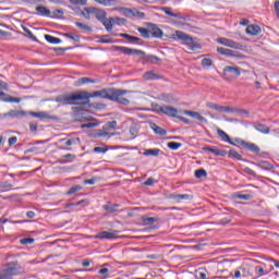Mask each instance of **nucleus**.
Listing matches in <instances>:
<instances>
[{
	"instance_id": "obj_1",
	"label": "nucleus",
	"mask_w": 279,
	"mask_h": 279,
	"mask_svg": "<svg viewBox=\"0 0 279 279\" xmlns=\"http://www.w3.org/2000/svg\"><path fill=\"white\" fill-rule=\"evenodd\" d=\"M94 97H101L102 99H110V88L96 90L94 93L88 94V92H77L76 94H72L70 96H59L56 98L58 104H62L63 106H86L88 104V99Z\"/></svg>"
},
{
	"instance_id": "obj_2",
	"label": "nucleus",
	"mask_w": 279,
	"mask_h": 279,
	"mask_svg": "<svg viewBox=\"0 0 279 279\" xmlns=\"http://www.w3.org/2000/svg\"><path fill=\"white\" fill-rule=\"evenodd\" d=\"M116 51H121L124 56H138L142 64H158L160 58L154 54H147L143 50L128 48L123 46H116Z\"/></svg>"
},
{
	"instance_id": "obj_3",
	"label": "nucleus",
	"mask_w": 279,
	"mask_h": 279,
	"mask_svg": "<svg viewBox=\"0 0 279 279\" xmlns=\"http://www.w3.org/2000/svg\"><path fill=\"white\" fill-rule=\"evenodd\" d=\"M174 36L175 40H182V45H185L190 51H197L198 49H202V45H199V43L195 41L191 35L182 31H177Z\"/></svg>"
},
{
	"instance_id": "obj_4",
	"label": "nucleus",
	"mask_w": 279,
	"mask_h": 279,
	"mask_svg": "<svg viewBox=\"0 0 279 279\" xmlns=\"http://www.w3.org/2000/svg\"><path fill=\"white\" fill-rule=\"evenodd\" d=\"M7 268L0 270V279H14V276H21V266L19 262H10L5 265Z\"/></svg>"
},
{
	"instance_id": "obj_5",
	"label": "nucleus",
	"mask_w": 279,
	"mask_h": 279,
	"mask_svg": "<svg viewBox=\"0 0 279 279\" xmlns=\"http://www.w3.org/2000/svg\"><path fill=\"white\" fill-rule=\"evenodd\" d=\"M125 95H128V89L109 88V101L128 106L130 105V100L125 98Z\"/></svg>"
},
{
	"instance_id": "obj_6",
	"label": "nucleus",
	"mask_w": 279,
	"mask_h": 279,
	"mask_svg": "<svg viewBox=\"0 0 279 279\" xmlns=\"http://www.w3.org/2000/svg\"><path fill=\"white\" fill-rule=\"evenodd\" d=\"M206 108L210 110H216V112H223V113H234L236 112V108L231 106H220L215 102H206Z\"/></svg>"
},
{
	"instance_id": "obj_7",
	"label": "nucleus",
	"mask_w": 279,
	"mask_h": 279,
	"mask_svg": "<svg viewBox=\"0 0 279 279\" xmlns=\"http://www.w3.org/2000/svg\"><path fill=\"white\" fill-rule=\"evenodd\" d=\"M217 43L219 45H223V47H230V49H239L240 51H243V46L240 43H236L232 39H228L226 37H220L217 39Z\"/></svg>"
},
{
	"instance_id": "obj_8",
	"label": "nucleus",
	"mask_w": 279,
	"mask_h": 279,
	"mask_svg": "<svg viewBox=\"0 0 279 279\" xmlns=\"http://www.w3.org/2000/svg\"><path fill=\"white\" fill-rule=\"evenodd\" d=\"M146 27L148 28L149 35L153 36V38H162V36H165L162 29H160V27L154 23H146Z\"/></svg>"
},
{
	"instance_id": "obj_9",
	"label": "nucleus",
	"mask_w": 279,
	"mask_h": 279,
	"mask_svg": "<svg viewBox=\"0 0 279 279\" xmlns=\"http://www.w3.org/2000/svg\"><path fill=\"white\" fill-rule=\"evenodd\" d=\"M29 116L34 117L35 119H40L41 121L43 119H49L50 121H58V116H50L46 111H39V112L31 111Z\"/></svg>"
},
{
	"instance_id": "obj_10",
	"label": "nucleus",
	"mask_w": 279,
	"mask_h": 279,
	"mask_svg": "<svg viewBox=\"0 0 279 279\" xmlns=\"http://www.w3.org/2000/svg\"><path fill=\"white\" fill-rule=\"evenodd\" d=\"M87 11V14H94L101 23V21H106L107 13L102 9L92 8V9H85Z\"/></svg>"
},
{
	"instance_id": "obj_11",
	"label": "nucleus",
	"mask_w": 279,
	"mask_h": 279,
	"mask_svg": "<svg viewBox=\"0 0 279 279\" xmlns=\"http://www.w3.org/2000/svg\"><path fill=\"white\" fill-rule=\"evenodd\" d=\"M217 52L220 56H226L227 58H242V56L239 52L223 47H218Z\"/></svg>"
},
{
	"instance_id": "obj_12",
	"label": "nucleus",
	"mask_w": 279,
	"mask_h": 279,
	"mask_svg": "<svg viewBox=\"0 0 279 279\" xmlns=\"http://www.w3.org/2000/svg\"><path fill=\"white\" fill-rule=\"evenodd\" d=\"M118 234H119V231H102L96 234L95 239H99L100 241H102L104 239L112 241V239H117Z\"/></svg>"
},
{
	"instance_id": "obj_13",
	"label": "nucleus",
	"mask_w": 279,
	"mask_h": 279,
	"mask_svg": "<svg viewBox=\"0 0 279 279\" xmlns=\"http://www.w3.org/2000/svg\"><path fill=\"white\" fill-rule=\"evenodd\" d=\"M178 109L175 107L162 105L161 114H166V117H173L178 119Z\"/></svg>"
},
{
	"instance_id": "obj_14",
	"label": "nucleus",
	"mask_w": 279,
	"mask_h": 279,
	"mask_svg": "<svg viewBox=\"0 0 279 279\" xmlns=\"http://www.w3.org/2000/svg\"><path fill=\"white\" fill-rule=\"evenodd\" d=\"M0 101H5L7 104H21V98L12 97L3 92H0Z\"/></svg>"
},
{
	"instance_id": "obj_15",
	"label": "nucleus",
	"mask_w": 279,
	"mask_h": 279,
	"mask_svg": "<svg viewBox=\"0 0 279 279\" xmlns=\"http://www.w3.org/2000/svg\"><path fill=\"white\" fill-rule=\"evenodd\" d=\"M183 114H186L187 117H192V119H196L197 121H202L203 123H208V120L201 116L197 111H191V110H184Z\"/></svg>"
},
{
	"instance_id": "obj_16",
	"label": "nucleus",
	"mask_w": 279,
	"mask_h": 279,
	"mask_svg": "<svg viewBox=\"0 0 279 279\" xmlns=\"http://www.w3.org/2000/svg\"><path fill=\"white\" fill-rule=\"evenodd\" d=\"M124 14L126 16H136L137 19H145V13L144 12H141L136 9H128V8H124Z\"/></svg>"
},
{
	"instance_id": "obj_17",
	"label": "nucleus",
	"mask_w": 279,
	"mask_h": 279,
	"mask_svg": "<svg viewBox=\"0 0 279 279\" xmlns=\"http://www.w3.org/2000/svg\"><path fill=\"white\" fill-rule=\"evenodd\" d=\"M203 151H209L214 156H221V157H225L226 154H227L226 150H221L219 148H215V147H211V146L203 147Z\"/></svg>"
},
{
	"instance_id": "obj_18",
	"label": "nucleus",
	"mask_w": 279,
	"mask_h": 279,
	"mask_svg": "<svg viewBox=\"0 0 279 279\" xmlns=\"http://www.w3.org/2000/svg\"><path fill=\"white\" fill-rule=\"evenodd\" d=\"M217 134H218V136L221 138V141H223L225 143H229V145H236V144H234V142L230 138V135H228V133H226L223 130L218 129V130H217Z\"/></svg>"
},
{
	"instance_id": "obj_19",
	"label": "nucleus",
	"mask_w": 279,
	"mask_h": 279,
	"mask_svg": "<svg viewBox=\"0 0 279 279\" xmlns=\"http://www.w3.org/2000/svg\"><path fill=\"white\" fill-rule=\"evenodd\" d=\"M260 32L262 29H260V26L258 25H248L246 27V34H248L250 36H258Z\"/></svg>"
},
{
	"instance_id": "obj_20",
	"label": "nucleus",
	"mask_w": 279,
	"mask_h": 279,
	"mask_svg": "<svg viewBox=\"0 0 279 279\" xmlns=\"http://www.w3.org/2000/svg\"><path fill=\"white\" fill-rule=\"evenodd\" d=\"M25 114H27V112H25L24 110H11L8 113H4L3 117L20 119L21 117H25Z\"/></svg>"
},
{
	"instance_id": "obj_21",
	"label": "nucleus",
	"mask_w": 279,
	"mask_h": 279,
	"mask_svg": "<svg viewBox=\"0 0 279 279\" xmlns=\"http://www.w3.org/2000/svg\"><path fill=\"white\" fill-rule=\"evenodd\" d=\"M36 12L37 14H39V16H47L51 19V11L47 9V7H44V5L36 7Z\"/></svg>"
},
{
	"instance_id": "obj_22",
	"label": "nucleus",
	"mask_w": 279,
	"mask_h": 279,
	"mask_svg": "<svg viewBox=\"0 0 279 279\" xmlns=\"http://www.w3.org/2000/svg\"><path fill=\"white\" fill-rule=\"evenodd\" d=\"M169 199H175V202H182V199H193V196L189 194H170Z\"/></svg>"
},
{
	"instance_id": "obj_23",
	"label": "nucleus",
	"mask_w": 279,
	"mask_h": 279,
	"mask_svg": "<svg viewBox=\"0 0 279 279\" xmlns=\"http://www.w3.org/2000/svg\"><path fill=\"white\" fill-rule=\"evenodd\" d=\"M143 78L150 82L154 80H160V75L156 71H147L144 73Z\"/></svg>"
},
{
	"instance_id": "obj_24",
	"label": "nucleus",
	"mask_w": 279,
	"mask_h": 279,
	"mask_svg": "<svg viewBox=\"0 0 279 279\" xmlns=\"http://www.w3.org/2000/svg\"><path fill=\"white\" fill-rule=\"evenodd\" d=\"M244 149H247L248 151H252L253 154H260V147H258V145L251 143V142H246V144L244 145Z\"/></svg>"
},
{
	"instance_id": "obj_25",
	"label": "nucleus",
	"mask_w": 279,
	"mask_h": 279,
	"mask_svg": "<svg viewBox=\"0 0 279 279\" xmlns=\"http://www.w3.org/2000/svg\"><path fill=\"white\" fill-rule=\"evenodd\" d=\"M119 204H107L104 205L102 208L106 210V213L112 214V213H119Z\"/></svg>"
},
{
	"instance_id": "obj_26",
	"label": "nucleus",
	"mask_w": 279,
	"mask_h": 279,
	"mask_svg": "<svg viewBox=\"0 0 279 279\" xmlns=\"http://www.w3.org/2000/svg\"><path fill=\"white\" fill-rule=\"evenodd\" d=\"M95 3H98L99 5H104L105 8H112L117 5V0H94Z\"/></svg>"
},
{
	"instance_id": "obj_27",
	"label": "nucleus",
	"mask_w": 279,
	"mask_h": 279,
	"mask_svg": "<svg viewBox=\"0 0 279 279\" xmlns=\"http://www.w3.org/2000/svg\"><path fill=\"white\" fill-rule=\"evenodd\" d=\"M158 221V218L156 217H147V216H142V223L143 226H154Z\"/></svg>"
},
{
	"instance_id": "obj_28",
	"label": "nucleus",
	"mask_w": 279,
	"mask_h": 279,
	"mask_svg": "<svg viewBox=\"0 0 279 279\" xmlns=\"http://www.w3.org/2000/svg\"><path fill=\"white\" fill-rule=\"evenodd\" d=\"M95 80L90 78V77H81L78 78L75 83L74 86H82L84 84H95Z\"/></svg>"
},
{
	"instance_id": "obj_29",
	"label": "nucleus",
	"mask_w": 279,
	"mask_h": 279,
	"mask_svg": "<svg viewBox=\"0 0 279 279\" xmlns=\"http://www.w3.org/2000/svg\"><path fill=\"white\" fill-rule=\"evenodd\" d=\"M117 133L114 132H108L106 130H100L96 133V136H98L99 138H111V136H114Z\"/></svg>"
},
{
	"instance_id": "obj_30",
	"label": "nucleus",
	"mask_w": 279,
	"mask_h": 279,
	"mask_svg": "<svg viewBox=\"0 0 279 279\" xmlns=\"http://www.w3.org/2000/svg\"><path fill=\"white\" fill-rule=\"evenodd\" d=\"M225 73H232L235 77H239L241 75V68L228 65L225 68Z\"/></svg>"
},
{
	"instance_id": "obj_31",
	"label": "nucleus",
	"mask_w": 279,
	"mask_h": 279,
	"mask_svg": "<svg viewBox=\"0 0 279 279\" xmlns=\"http://www.w3.org/2000/svg\"><path fill=\"white\" fill-rule=\"evenodd\" d=\"M160 150L159 148H148L144 150L145 156H153L154 158L160 156Z\"/></svg>"
},
{
	"instance_id": "obj_32",
	"label": "nucleus",
	"mask_w": 279,
	"mask_h": 279,
	"mask_svg": "<svg viewBox=\"0 0 279 279\" xmlns=\"http://www.w3.org/2000/svg\"><path fill=\"white\" fill-rule=\"evenodd\" d=\"M102 129L106 132H112L113 130H117V121H109L107 123L104 124Z\"/></svg>"
},
{
	"instance_id": "obj_33",
	"label": "nucleus",
	"mask_w": 279,
	"mask_h": 279,
	"mask_svg": "<svg viewBox=\"0 0 279 279\" xmlns=\"http://www.w3.org/2000/svg\"><path fill=\"white\" fill-rule=\"evenodd\" d=\"M256 165L259 169H265L266 171L274 169V166L269 161L260 160Z\"/></svg>"
},
{
	"instance_id": "obj_34",
	"label": "nucleus",
	"mask_w": 279,
	"mask_h": 279,
	"mask_svg": "<svg viewBox=\"0 0 279 279\" xmlns=\"http://www.w3.org/2000/svg\"><path fill=\"white\" fill-rule=\"evenodd\" d=\"M151 130L155 132V134H158L159 136H165L167 134V130L158 126V124L153 123Z\"/></svg>"
},
{
	"instance_id": "obj_35",
	"label": "nucleus",
	"mask_w": 279,
	"mask_h": 279,
	"mask_svg": "<svg viewBox=\"0 0 279 279\" xmlns=\"http://www.w3.org/2000/svg\"><path fill=\"white\" fill-rule=\"evenodd\" d=\"M161 10L165 12V14H167V16H172L173 19H182L180 13H173L169 7H163Z\"/></svg>"
},
{
	"instance_id": "obj_36",
	"label": "nucleus",
	"mask_w": 279,
	"mask_h": 279,
	"mask_svg": "<svg viewBox=\"0 0 279 279\" xmlns=\"http://www.w3.org/2000/svg\"><path fill=\"white\" fill-rule=\"evenodd\" d=\"M254 128L257 132H262V134H269L270 132L269 126L265 124H254Z\"/></svg>"
},
{
	"instance_id": "obj_37",
	"label": "nucleus",
	"mask_w": 279,
	"mask_h": 279,
	"mask_svg": "<svg viewBox=\"0 0 279 279\" xmlns=\"http://www.w3.org/2000/svg\"><path fill=\"white\" fill-rule=\"evenodd\" d=\"M112 21H114V19L110 17H106L104 21H101L100 23H102V25L105 26V28L107 29V32H112Z\"/></svg>"
},
{
	"instance_id": "obj_38",
	"label": "nucleus",
	"mask_w": 279,
	"mask_h": 279,
	"mask_svg": "<svg viewBox=\"0 0 279 279\" xmlns=\"http://www.w3.org/2000/svg\"><path fill=\"white\" fill-rule=\"evenodd\" d=\"M45 38L47 43H50V45H60V43H62V39L53 37L51 35H45Z\"/></svg>"
},
{
	"instance_id": "obj_39",
	"label": "nucleus",
	"mask_w": 279,
	"mask_h": 279,
	"mask_svg": "<svg viewBox=\"0 0 279 279\" xmlns=\"http://www.w3.org/2000/svg\"><path fill=\"white\" fill-rule=\"evenodd\" d=\"M120 36L121 38H125L126 40H130V43H141V38L128 35L125 33L120 34Z\"/></svg>"
},
{
	"instance_id": "obj_40",
	"label": "nucleus",
	"mask_w": 279,
	"mask_h": 279,
	"mask_svg": "<svg viewBox=\"0 0 279 279\" xmlns=\"http://www.w3.org/2000/svg\"><path fill=\"white\" fill-rule=\"evenodd\" d=\"M229 158H233L234 160H243V156H241V154L234 149L229 150Z\"/></svg>"
},
{
	"instance_id": "obj_41",
	"label": "nucleus",
	"mask_w": 279,
	"mask_h": 279,
	"mask_svg": "<svg viewBox=\"0 0 279 279\" xmlns=\"http://www.w3.org/2000/svg\"><path fill=\"white\" fill-rule=\"evenodd\" d=\"M64 14V11L62 9H56L54 11H52V13H50V19H60L62 17Z\"/></svg>"
},
{
	"instance_id": "obj_42",
	"label": "nucleus",
	"mask_w": 279,
	"mask_h": 279,
	"mask_svg": "<svg viewBox=\"0 0 279 279\" xmlns=\"http://www.w3.org/2000/svg\"><path fill=\"white\" fill-rule=\"evenodd\" d=\"M137 32L141 34L143 38H150L149 28L138 27Z\"/></svg>"
},
{
	"instance_id": "obj_43",
	"label": "nucleus",
	"mask_w": 279,
	"mask_h": 279,
	"mask_svg": "<svg viewBox=\"0 0 279 279\" xmlns=\"http://www.w3.org/2000/svg\"><path fill=\"white\" fill-rule=\"evenodd\" d=\"M129 134L132 140H134V138H136V136H138V129L136 128V125L130 126Z\"/></svg>"
},
{
	"instance_id": "obj_44",
	"label": "nucleus",
	"mask_w": 279,
	"mask_h": 279,
	"mask_svg": "<svg viewBox=\"0 0 279 279\" xmlns=\"http://www.w3.org/2000/svg\"><path fill=\"white\" fill-rule=\"evenodd\" d=\"M10 189H12V183H10V182H1L0 183V191L2 193H5V191H10Z\"/></svg>"
},
{
	"instance_id": "obj_45",
	"label": "nucleus",
	"mask_w": 279,
	"mask_h": 279,
	"mask_svg": "<svg viewBox=\"0 0 279 279\" xmlns=\"http://www.w3.org/2000/svg\"><path fill=\"white\" fill-rule=\"evenodd\" d=\"M236 147H245L246 143L243 138L235 137L231 140Z\"/></svg>"
},
{
	"instance_id": "obj_46",
	"label": "nucleus",
	"mask_w": 279,
	"mask_h": 279,
	"mask_svg": "<svg viewBox=\"0 0 279 279\" xmlns=\"http://www.w3.org/2000/svg\"><path fill=\"white\" fill-rule=\"evenodd\" d=\"M65 38H70V40H73L74 43H80V36L75 35L73 33H65L63 35Z\"/></svg>"
},
{
	"instance_id": "obj_47",
	"label": "nucleus",
	"mask_w": 279,
	"mask_h": 279,
	"mask_svg": "<svg viewBox=\"0 0 279 279\" xmlns=\"http://www.w3.org/2000/svg\"><path fill=\"white\" fill-rule=\"evenodd\" d=\"M76 27H80V29H83L84 32H93V28L82 22L75 23Z\"/></svg>"
},
{
	"instance_id": "obj_48",
	"label": "nucleus",
	"mask_w": 279,
	"mask_h": 279,
	"mask_svg": "<svg viewBox=\"0 0 279 279\" xmlns=\"http://www.w3.org/2000/svg\"><path fill=\"white\" fill-rule=\"evenodd\" d=\"M167 146H168L169 149L177 150V149H180V147L182 146V143L169 142L167 144Z\"/></svg>"
},
{
	"instance_id": "obj_49",
	"label": "nucleus",
	"mask_w": 279,
	"mask_h": 279,
	"mask_svg": "<svg viewBox=\"0 0 279 279\" xmlns=\"http://www.w3.org/2000/svg\"><path fill=\"white\" fill-rule=\"evenodd\" d=\"M194 175L197 179L206 178V175H208V172H206L204 169H198V170L195 171Z\"/></svg>"
},
{
	"instance_id": "obj_50",
	"label": "nucleus",
	"mask_w": 279,
	"mask_h": 279,
	"mask_svg": "<svg viewBox=\"0 0 279 279\" xmlns=\"http://www.w3.org/2000/svg\"><path fill=\"white\" fill-rule=\"evenodd\" d=\"M71 145H80V137L71 138L65 142L66 147H71Z\"/></svg>"
},
{
	"instance_id": "obj_51",
	"label": "nucleus",
	"mask_w": 279,
	"mask_h": 279,
	"mask_svg": "<svg viewBox=\"0 0 279 279\" xmlns=\"http://www.w3.org/2000/svg\"><path fill=\"white\" fill-rule=\"evenodd\" d=\"M68 206L69 207H71V206H88V201L82 199V201H78L76 203H71Z\"/></svg>"
},
{
	"instance_id": "obj_52",
	"label": "nucleus",
	"mask_w": 279,
	"mask_h": 279,
	"mask_svg": "<svg viewBox=\"0 0 279 279\" xmlns=\"http://www.w3.org/2000/svg\"><path fill=\"white\" fill-rule=\"evenodd\" d=\"M98 274H100V276H104L101 277L100 279H108L109 276L107 274H110V269L108 268H101Z\"/></svg>"
},
{
	"instance_id": "obj_53",
	"label": "nucleus",
	"mask_w": 279,
	"mask_h": 279,
	"mask_svg": "<svg viewBox=\"0 0 279 279\" xmlns=\"http://www.w3.org/2000/svg\"><path fill=\"white\" fill-rule=\"evenodd\" d=\"M235 197L236 199H243L244 202L252 199V195L250 194H236Z\"/></svg>"
},
{
	"instance_id": "obj_54",
	"label": "nucleus",
	"mask_w": 279,
	"mask_h": 279,
	"mask_svg": "<svg viewBox=\"0 0 279 279\" xmlns=\"http://www.w3.org/2000/svg\"><path fill=\"white\" fill-rule=\"evenodd\" d=\"M77 191H82V185H74L68 191V195H73L77 193Z\"/></svg>"
},
{
	"instance_id": "obj_55",
	"label": "nucleus",
	"mask_w": 279,
	"mask_h": 279,
	"mask_svg": "<svg viewBox=\"0 0 279 279\" xmlns=\"http://www.w3.org/2000/svg\"><path fill=\"white\" fill-rule=\"evenodd\" d=\"M94 154H106L108 151V147H95L93 149Z\"/></svg>"
},
{
	"instance_id": "obj_56",
	"label": "nucleus",
	"mask_w": 279,
	"mask_h": 279,
	"mask_svg": "<svg viewBox=\"0 0 279 279\" xmlns=\"http://www.w3.org/2000/svg\"><path fill=\"white\" fill-rule=\"evenodd\" d=\"M70 3L73 5H86L88 3V0H70Z\"/></svg>"
},
{
	"instance_id": "obj_57",
	"label": "nucleus",
	"mask_w": 279,
	"mask_h": 279,
	"mask_svg": "<svg viewBox=\"0 0 279 279\" xmlns=\"http://www.w3.org/2000/svg\"><path fill=\"white\" fill-rule=\"evenodd\" d=\"M22 245H32L34 243V238H24L21 240Z\"/></svg>"
},
{
	"instance_id": "obj_58",
	"label": "nucleus",
	"mask_w": 279,
	"mask_h": 279,
	"mask_svg": "<svg viewBox=\"0 0 279 279\" xmlns=\"http://www.w3.org/2000/svg\"><path fill=\"white\" fill-rule=\"evenodd\" d=\"M202 66H213V60L208 58H204L202 60Z\"/></svg>"
},
{
	"instance_id": "obj_59",
	"label": "nucleus",
	"mask_w": 279,
	"mask_h": 279,
	"mask_svg": "<svg viewBox=\"0 0 279 279\" xmlns=\"http://www.w3.org/2000/svg\"><path fill=\"white\" fill-rule=\"evenodd\" d=\"M97 182V177H93L92 179H86L83 181V184H95Z\"/></svg>"
},
{
	"instance_id": "obj_60",
	"label": "nucleus",
	"mask_w": 279,
	"mask_h": 279,
	"mask_svg": "<svg viewBox=\"0 0 279 279\" xmlns=\"http://www.w3.org/2000/svg\"><path fill=\"white\" fill-rule=\"evenodd\" d=\"M244 173H246V175H256V172L254 170H252V168L246 167L244 168Z\"/></svg>"
},
{
	"instance_id": "obj_61",
	"label": "nucleus",
	"mask_w": 279,
	"mask_h": 279,
	"mask_svg": "<svg viewBox=\"0 0 279 279\" xmlns=\"http://www.w3.org/2000/svg\"><path fill=\"white\" fill-rule=\"evenodd\" d=\"M153 108H154V111L157 112L158 114L162 113V110H161L162 105L160 106L156 104V105H153Z\"/></svg>"
},
{
	"instance_id": "obj_62",
	"label": "nucleus",
	"mask_w": 279,
	"mask_h": 279,
	"mask_svg": "<svg viewBox=\"0 0 279 279\" xmlns=\"http://www.w3.org/2000/svg\"><path fill=\"white\" fill-rule=\"evenodd\" d=\"M29 130L31 132H36L38 130V124L36 122H31Z\"/></svg>"
},
{
	"instance_id": "obj_63",
	"label": "nucleus",
	"mask_w": 279,
	"mask_h": 279,
	"mask_svg": "<svg viewBox=\"0 0 279 279\" xmlns=\"http://www.w3.org/2000/svg\"><path fill=\"white\" fill-rule=\"evenodd\" d=\"M82 128H87V129L97 128V123L88 122V123L83 124Z\"/></svg>"
},
{
	"instance_id": "obj_64",
	"label": "nucleus",
	"mask_w": 279,
	"mask_h": 279,
	"mask_svg": "<svg viewBox=\"0 0 279 279\" xmlns=\"http://www.w3.org/2000/svg\"><path fill=\"white\" fill-rule=\"evenodd\" d=\"M16 141H19V138L16 136H12L9 138V147H12V145H15Z\"/></svg>"
}]
</instances>
